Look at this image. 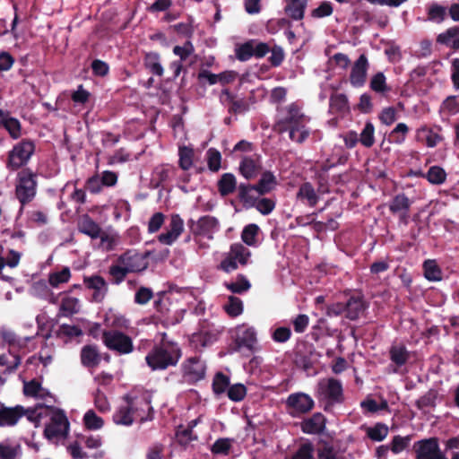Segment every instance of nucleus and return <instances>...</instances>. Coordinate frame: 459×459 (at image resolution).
I'll list each match as a JSON object with an SVG mask.
<instances>
[{"instance_id": "f257e3e1", "label": "nucleus", "mask_w": 459, "mask_h": 459, "mask_svg": "<svg viewBox=\"0 0 459 459\" xmlns=\"http://www.w3.org/2000/svg\"><path fill=\"white\" fill-rule=\"evenodd\" d=\"M181 357L179 344L169 340L167 333H163L160 342L155 343L145 356V362L152 371H161L176 367Z\"/></svg>"}, {"instance_id": "f03ea898", "label": "nucleus", "mask_w": 459, "mask_h": 459, "mask_svg": "<svg viewBox=\"0 0 459 459\" xmlns=\"http://www.w3.org/2000/svg\"><path fill=\"white\" fill-rule=\"evenodd\" d=\"M316 396L319 402H324V411L331 412L336 403L344 401L342 384L340 380L329 377L318 382Z\"/></svg>"}, {"instance_id": "7ed1b4c3", "label": "nucleus", "mask_w": 459, "mask_h": 459, "mask_svg": "<svg viewBox=\"0 0 459 459\" xmlns=\"http://www.w3.org/2000/svg\"><path fill=\"white\" fill-rule=\"evenodd\" d=\"M38 174L30 168L20 170L16 178L15 196L22 204L26 205L36 196Z\"/></svg>"}, {"instance_id": "20e7f679", "label": "nucleus", "mask_w": 459, "mask_h": 459, "mask_svg": "<svg viewBox=\"0 0 459 459\" xmlns=\"http://www.w3.org/2000/svg\"><path fill=\"white\" fill-rule=\"evenodd\" d=\"M35 143L24 138L16 144L8 152L6 160V168L11 171H16L27 165L31 156L35 152Z\"/></svg>"}, {"instance_id": "39448f33", "label": "nucleus", "mask_w": 459, "mask_h": 459, "mask_svg": "<svg viewBox=\"0 0 459 459\" xmlns=\"http://www.w3.org/2000/svg\"><path fill=\"white\" fill-rule=\"evenodd\" d=\"M251 256L250 250L241 243H234L218 265V269L230 273L240 266H246Z\"/></svg>"}, {"instance_id": "423d86ee", "label": "nucleus", "mask_w": 459, "mask_h": 459, "mask_svg": "<svg viewBox=\"0 0 459 459\" xmlns=\"http://www.w3.org/2000/svg\"><path fill=\"white\" fill-rule=\"evenodd\" d=\"M105 346L119 355L129 354L134 351L132 338L118 330H105L102 333Z\"/></svg>"}, {"instance_id": "0eeeda50", "label": "nucleus", "mask_w": 459, "mask_h": 459, "mask_svg": "<svg viewBox=\"0 0 459 459\" xmlns=\"http://www.w3.org/2000/svg\"><path fill=\"white\" fill-rule=\"evenodd\" d=\"M46 408L52 411V415L49 423L45 427L44 436L49 440L66 437L69 430V421L65 411L53 406H47Z\"/></svg>"}, {"instance_id": "6e6552de", "label": "nucleus", "mask_w": 459, "mask_h": 459, "mask_svg": "<svg viewBox=\"0 0 459 459\" xmlns=\"http://www.w3.org/2000/svg\"><path fill=\"white\" fill-rule=\"evenodd\" d=\"M125 399L127 402V405L119 407L117 411L113 414V421L117 425H132L134 422L133 413L137 410L138 404L148 407L150 411L152 410V408L150 406L151 400L147 396L142 397L139 402L137 398H133L129 395H126Z\"/></svg>"}, {"instance_id": "1a4fd4ad", "label": "nucleus", "mask_w": 459, "mask_h": 459, "mask_svg": "<svg viewBox=\"0 0 459 459\" xmlns=\"http://www.w3.org/2000/svg\"><path fill=\"white\" fill-rule=\"evenodd\" d=\"M149 252L141 253L135 249H128L119 255L117 262H119L129 273H139L149 266Z\"/></svg>"}, {"instance_id": "9d476101", "label": "nucleus", "mask_w": 459, "mask_h": 459, "mask_svg": "<svg viewBox=\"0 0 459 459\" xmlns=\"http://www.w3.org/2000/svg\"><path fill=\"white\" fill-rule=\"evenodd\" d=\"M285 405L290 416L299 417L310 412L315 407V402L307 394L298 392L287 397Z\"/></svg>"}, {"instance_id": "9b49d317", "label": "nucleus", "mask_w": 459, "mask_h": 459, "mask_svg": "<svg viewBox=\"0 0 459 459\" xmlns=\"http://www.w3.org/2000/svg\"><path fill=\"white\" fill-rule=\"evenodd\" d=\"M181 372L187 383L195 384L205 377V362L200 356L189 357L182 362Z\"/></svg>"}, {"instance_id": "f8f14e48", "label": "nucleus", "mask_w": 459, "mask_h": 459, "mask_svg": "<svg viewBox=\"0 0 459 459\" xmlns=\"http://www.w3.org/2000/svg\"><path fill=\"white\" fill-rule=\"evenodd\" d=\"M413 450L416 459H448L441 451L437 437L424 438L415 442Z\"/></svg>"}, {"instance_id": "ddd939ff", "label": "nucleus", "mask_w": 459, "mask_h": 459, "mask_svg": "<svg viewBox=\"0 0 459 459\" xmlns=\"http://www.w3.org/2000/svg\"><path fill=\"white\" fill-rule=\"evenodd\" d=\"M187 225L195 236H206L219 230L220 227L218 219L211 215L202 216L196 221L190 219Z\"/></svg>"}, {"instance_id": "4468645a", "label": "nucleus", "mask_w": 459, "mask_h": 459, "mask_svg": "<svg viewBox=\"0 0 459 459\" xmlns=\"http://www.w3.org/2000/svg\"><path fill=\"white\" fill-rule=\"evenodd\" d=\"M369 64L365 54H361L351 66L350 82L354 88L363 87L367 82Z\"/></svg>"}, {"instance_id": "2eb2a0df", "label": "nucleus", "mask_w": 459, "mask_h": 459, "mask_svg": "<svg viewBox=\"0 0 459 459\" xmlns=\"http://www.w3.org/2000/svg\"><path fill=\"white\" fill-rule=\"evenodd\" d=\"M327 419L321 412H315L300 422V429L308 435H322L326 429Z\"/></svg>"}, {"instance_id": "dca6fc26", "label": "nucleus", "mask_w": 459, "mask_h": 459, "mask_svg": "<svg viewBox=\"0 0 459 459\" xmlns=\"http://www.w3.org/2000/svg\"><path fill=\"white\" fill-rule=\"evenodd\" d=\"M83 282L87 289L93 290V301L100 303L104 300L108 293V287L106 280L102 276L99 274H94L89 277L85 276L83 278Z\"/></svg>"}, {"instance_id": "f3484780", "label": "nucleus", "mask_w": 459, "mask_h": 459, "mask_svg": "<svg viewBox=\"0 0 459 459\" xmlns=\"http://www.w3.org/2000/svg\"><path fill=\"white\" fill-rule=\"evenodd\" d=\"M306 119V116L301 112L299 106L296 103H291L287 108V115L280 119L275 126L280 134H283L290 129V126L296 125Z\"/></svg>"}, {"instance_id": "a211bd4d", "label": "nucleus", "mask_w": 459, "mask_h": 459, "mask_svg": "<svg viewBox=\"0 0 459 459\" xmlns=\"http://www.w3.org/2000/svg\"><path fill=\"white\" fill-rule=\"evenodd\" d=\"M239 173L247 180L256 178L262 170L260 155L245 156L239 163Z\"/></svg>"}, {"instance_id": "6ab92c4d", "label": "nucleus", "mask_w": 459, "mask_h": 459, "mask_svg": "<svg viewBox=\"0 0 459 459\" xmlns=\"http://www.w3.org/2000/svg\"><path fill=\"white\" fill-rule=\"evenodd\" d=\"M23 406L7 407L0 403V427H13L24 417Z\"/></svg>"}, {"instance_id": "aec40b11", "label": "nucleus", "mask_w": 459, "mask_h": 459, "mask_svg": "<svg viewBox=\"0 0 459 459\" xmlns=\"http://www.w3.org/2000/svg\"><path fill=\"white\" fill-rule=\"evenodd\" d=\"M255 342L256 333L253 327H247L242 325L237 328L235 351H240L242 348L252 351Z\"/></svg>"}, {"instance_id": "412c9836", "label": "nucleus", "mask_w": 459, "mask_h": 459, "mask_svg": "<svg viewBox=\"0 0 459 459\" xmlns=\"http://www.w3.org/2000/svg\"><path fill=\"white\" fill-rule=\"evenodd\" d=\"M220 100L223 104H229L228 111L230 114H240L249 109L248 102L245 99L237 100L229 89L221 91Z\"/></svg>"}, {"instance_id": "4be33fe9", "label": "nucleus", "mask_w": 459, "mask_h": 459, "mask_svg": "<svg viewBox=\"0 0 459 459\" xmlns=\"http://www.w3.org/2000/svg\"><path fill=\"white\" fill-rule=\"evenodd\" d=\"M81 363L83 367L88 368H97L100 361L101 356L96 345H84L80 353Z\"/></svg>"}, {"instance_id": "5701e85b", "label": "nucleus", "mask_w": 459, "mask_h": 459, "mask_svg": "<svg viewBox=\"0 0 459 459\" xmlns=\"http://www.w3.org/2000/svg\"><path fill=\"white\" fill-rule=\"evenodd\" d=\"M277 178L270 170H265L261 174V178L258 182L254 186L255 191L259 195H265L273 192L278 186Z\"/></svg>"}, {"instance_id": "b1692460", "label": "nucleus", "mask_w": 459, "mask_h": 459, "mask_svg": "<svg viewBox=\"0 0 459 459\" xmlns=\"http://www.w3.org/2000/svg\"><path fill=\"white\" fill-rule=\"evenodd\" d=\"M77 228L81 233L89 236L92 239L99 238L102 231L101 227L89 214H83L80 217Z\"/></svg>"}, {"instance_id": "393cba45", "label": "nucleus", "mask_w": 459, "mask_h": 459, "mask_svg": "<svg viewBox=\"0 0 459 459\" xmlns=\"http://www.w3.org/2000/svg\"><path fill=\"white\" fill-rule=\"evenodd\" d=\"M389 359L394 364V373L398 372V368L404 366L410 359V351L403 344L392 345L389 349Z\"/></svg>"}, {"instance_id": "a878e982", "label": "nucleus", "mask_w": 459, "mask_h": 459, "mask_svg": "<svg viewBox=\"0 0 459 459\" xmlns=\"http://www.w3.org/2000/svg\"><path fill=\"white\" fill-rule=\"evenodd\" d=\"M437 42L456 51L459 49V26H452L437 37Z\"/></svg>"}, {"instance_id": "bb28decb", "label": "nucleus", "mask_w": 459, "mask_h": 459, "mask_svg": "<svg viewBox=\"0 0 459 459\" xmlns=\"http://www.w3.org/2000/svg\"><path fill=\"white\" fill-rule=\"evenodd\" d=\"M296 197L310 207H315L319 201V196L310 182H304L299 186Z\"/></svg>"}, {"instance_id": "cd10ccee", "label": "nucleus", "mask_w": 459, "mask_h": 459, "mask_svg": "<svg viewBox=\"0 0 459 459\" xmlns=\"http://www.w3.org/2000/svg\"><path fill=\"white\" fill-rule=\"evenodd\" d=\"M330 112L337 115H345L350 112L348 97L344 93H333L329 99Z\"/></svg>"}, {"instance_id": "c85d7f7f", "label": "nucleus", "mask_w": 459, "mask_h": 459, "mask_svg": "<svg viewBox=\"0 0 459 459\" xmlns=\"http://www.w3.org/2000/svg\"><path fill=\"white\" fill-rule=\"evenodd\" d=\"M345 317L354 321L359 317L360 314L366 309L367 306L361 297L351 296L345 302Z\"/></svg>"}, {"instance_id": "c756f323", "label": "nucleus", "mask_w": 459, "mask_h": 459, "mask_svg": "<svg viewBox=\"0 0 459 459\" xmlns=\"http://www.w3.org/2000/svg\"><path fill=\"white\" fill-rule=\"evenodd\" d=\"M413 201L404 193L395 195L389 202L388 208L392 214L409 212Z\"/></svg>"}, {"instance_id": "7c9ffc66", "label": "nucleus", "mask_w": 459, "mask_h": 459, "mask_svg": "<svg viewBox=\"0 0 459 459\" xmlns=\"http://www.w3.org/2000/svg\"><path fill=\"white\" fill-rule=\"evenodd\" d=\"M309 119L307 118L296 125L290 126L289 137L292 142L299 144L303 143L310 135V130L307 127V122Z\"/></svg>"}, {"instance_id": "2f4dec72", "label": "nucleus", "mask_w": 459, "mask_h": 459, "mask_svg": "<svg viewBox=\"0 0 459 459\" xmlns=\"http://www.w3.org/2000/svg\"><path fill=\"white\" fill-rule=\"evenodd\" d=\"M253 191L255 187L251 184L241 183L238 186V198L246 209L253 208L258 198L252 194Z\"/></svg>"}, {"instance_id": "473e14b6", "label": "nucleus", "mask_w": 459, "mask_h": 459, "mask_svg": "<svg viewBox=\"0 0 459 459\" xmlns=\"http://www.w3.org/2000/svg\"><path fill=\"white\" fill-rule=\"evenodd\" d=\"M369 89L382 97H385L391 91V87L388 86L386 77L382 72H378L371 77Z\"/></svg>"}, {"instance_id": "72a5a7b5", "label": "nucleus", "mask_w": 459, "mask_h": 459, "mask_svg": "<svg viewBox=\"0 0 459 459\" xmlns=\"http://www.w3.org/2000/svg\"><path fill=\"white\" fill-rule=\"evenodd\" d=\"M218 191L221 196H228L237 188V180L233 174L224 173L217 183Z\"/></svg>"}, {"instance_id": "f704fd0d", "label": "nucleus", "mask_w": 459, "mask_h": 459, "mask_svg": "<svg viewBox=\"0 0 459 459\" xmlns=\"http://www.w3.org/2000/svg\"><path fill=\"white\" fill-rule=\"evenodd\" d=\"M415 175L426 178L432 185H441L446 179L445 169L439 166H432L429 169L427 173L419 171Z\"/></svg>"}, {"instance_id": "c9c22d12", "label": "nucleus", "mask_w": 459, "mask_h": 459, "mask_svg": "<svg viewBox=\"0 0 459 459\" xmlns=\"http://www.w3.org/2000/svg\"><path fill=\"white\" fill-rule=\"evenodd\" d=\"M307 0L289 2L284 7V13L292 20L300 21L304 18Z\"/></svg>"}, {"instance_id": "e433bc0d", "label": "nucleus", "mask_w": 459, "mask_h": 459, "mask_svg": "<svg viewBox=\"0 0 459 459\" xmlns=\"http://www.w3.org/2000/svg\"><path fill=\"white\" fill-rule=\"evenodd\" d=\"M160 56L157 52H148L144 55L143 65L152 74L162 76L164 70L160 62Z\"/></svg>"}, {"instance_id": "4c0bfd02", "label": "nucleus", "mask_w": 459, "mask_h": 459, "mask_svg": "<svg viewBox=\"0 0 459 459\" xmlns=\"http://www.w3.org/2000/svg\"><path fill=\"white\" fill-rule=\"evenodd\" d=\"M108 273L109 276V282L113 285L121 284L129 274L126 269L117 261L108 267Z\"/></svg>"}, {"instance_id": "58836bf2", "label": "nucleus", "mask_w": 459, "mask_h": 459, "mask_svg": "<svg viewBox=\"0 0 459 459\" xmlns=\"http://www.w3.org/2000/svg\"><path fill=\"white\" fill-rule=\"evenodd\" d=\"M230 385V377L222 372H217L212 379V389L216 396L223 394Z\"/></svg>"}, {"instance_id": "ea45409f", "label": "nucleus", "mask_w": 459, "mask_h": 459, "mask_svg": "<svg viewBox=\"0 0 459 459\" xmlns=\"http://www.w3.org/2000/svg\"><path fill=\"white\" fill-rule=\"evenodd\" d=\"M80 310L79 299L74 297H64L62 299L59 311L64 316H71Z\"/></svg>"}, {"instance_id": "a19ab883", "label": "nucleus", "mask_w": 459, "mask_h": 459, "mask_svg": "<svg viewBox=\"0 0 459 459\" xmlns=\"http://www.w3.org/2000/svg\"><path fill=\"white\" fill-rule=\"evenodd\" d=\"M225 287L232 293L242 294L251 288V283L243 274H238L236 281L225 282Z\"/></svg>"}, {"instance_id": "79ce46f5", "label": "nucleus", "mask_w": 459, "mask_h": 459, "mask_svg": "<svg viewBox=\"0 0 459 459\" xmlns=\"http://www.w3.org/2000/svg\"><path fill=\"white\" fill-rule=\"evenodd\" d=\"M409 133V127L404 123H399L388 134L387 140L391 143L402 144Z\"/></svg>"}, {"instance_id": "37998d69", "label": "nucleus", "mask_w": 459, "mask_h": 459, "mask_svg": "<svg viewBox=\"0 0 459 459\" xmlns=\"http://www.w3.org/2000/svg\"><path fill=\"white\" fill-rule=\"evenodd\" d=\"M424 276L430 281H437L442 279V271L434 260H427L423 264Z\"/></svg>"}, {"instance_id": "c03bdc74", "label": "nucleus", "mask_w": 459, "mask_h": 459, "mask_svg": "<svg viewBox=\"0 0 459 459\" xmlns=\"http://www.w3.org/2000/svg\"><path fill=\"white\" fill-rule=\"evenodd\" d=\"M388 435V427L381 422L367 429V436L373 441H383Z\"/></svg>"}, {"instance_id": "a18cd8bd", "label": "nucleus", "mask_w": 459, "mask_h": 459, "mask_svg": "<svg viewBox=\"0 0 459 459\" xmlns=\"http://www.w3.org/2000/svg\"><path fill=\"white\" fill-rule=\"evenodd\" d=\"M224 310L230 316L236 317L243 312V302L236 296H230L224 305Z\"/></svg>"}, {"instance_id": "49530a36", "label": "nucleus", "mask_w": 459, "mask_h": 459, "mask_svg": "<svg viewBox=\"0 0 459 459\" xmlns=\"http://www.w3.org/2000/svg\"><path fill=\"white\" fill-rule=\"evenodd\" d=\"M170 292L161 291L157 294V299L154 301V308L162 316L169 314L171 305Z\"/></svg>"}, {"instance_id": "de8ad7c7", "label": "nucleus", "mask_w": 459, "mask_h": 459, "mask_svg": "<svg viewBox=\"0 0 459 459\" xmlns=\"http://www.w3.org/2000/svg\"><path fill=\"white\" fill-rule=\"evenodd\" d=\"M83 423L86 429L97 430L103 427L104 420L93 410H89L83 416Z\"/></svg>"}, {"instance_id": "09e8293b", "label": "nucleus", "mask_w": 459, "mask_h": 459, "mask_svg": "<svg viewBox=\"0 0 459 459\" xmlns=\"http://www.w3.org/2000/svg\"><path fill=\"white\" fill-rule=\"evenodd\" d=\"M259 227L256 224L251 223L247 225L241 233L242 241L250 247L256 244V237L258 235Z\"/></svg>"}, {"instance_id": "8fccbe9b", "label": "nucleus", "mask_w": 459, "mask_h": 459, "mask_svg": "<svg viewBox=\"0 0 459 459\" xmlns=\"http://www.w3.org/2000/svg\"><path fill=\"white\" fill-rule=\"evenodd\" d=\"M2 251L3 247H0V274L2 273V271L5 265H8L11 268H14L19 264L21 259V253L18 251L10 249L8 252L7 259L2 255Z\"/></svg>"}, {"instance_id": "3c124183", "label": "nucleus", "mask_w": 459, "mask_h": 459, "mask_svg": "<svg viewBox=\"0 0 459 459\" xmlns=\"http://www.w3.org/2000/svg\"><path fill=\"white\" fill-rule=\"evenodd\" d=\"M30 291L33 296L39 299H47L53 296V292L50 290L47 281L44 280L33 282Z\"/></svg>"}, {"instance_id": "603ef678", "label": "nucleus", "mask_w": 459, "mask_h": 459, "mask_svg": "<svg viewBox=\"0 0 459 459\" xmlns=\"http://www.w3.org/2000/svg\"><path fill=\"white\" fill-rule=\"evenodd\" d=\"M374 134L375 126L371 122L368 121L365 124V126L359 134L360 143L367 148H370L371 146H373L375 143Z\"/></svg>"}, {"instance_id": "864d4df0", "label": "nucleus", "mask_w": 459, "mask_h": 459, "mask_svg": "<svg viewBox=\"0 0 459 459\" xmlns=\"http://www.w3.org/2000/svg\"><path fill=\"white\" fill-rule=\"evenodd\" d=\"M247 392V387L243 384L237 383L230 385L227 396L230 401L238 403L245 399Z\"/></svg>"}, {"instance_id": "5fc2aeb1", "label": "nucleus", "mask_w": 459, "mask_h": 459, "mask_svg": "<svg viewBox=\"0 0 459 459\" xmlns=\"http://www.w3.org/2000/svg\"><path fill=\"white\" fill-rule=\"evenodd\" d=\"M70 277V269L68 267H65L60 272L50 273L48 276V283L53 288H57L61 283L67 282Z\"/></svg>"}, {"instance_id": "6e6d98bb", "label": "nucleus", "mask_w": 459, "mask_h": 459, "mask_svg": "<svg viewBox=\"0 0 459 459\" xmlns=\"http://www.w3.org/2000/svg\"><path fill=\"white\" fill-rule=\"evenodd\" d=\"M446 8L437 3H433L428 9L429 20L440 23L446 19Z\"/></svg>"}, {"instance_id": "4d7b16f0", "label": "nucleus", "mask_w": 459, "mask_h": 459, "mask_svg": "<svg viewBox=\"0 0 459 459\" xmlns=\"http://www.w3.org/2000/svg\"><path fill=\"white\" fill-rule=\"evenodd\" d=\"M276 206V201L272 198H257L254 207L263 215L270 214Z\"/></svg>"}, {"instance_id": "13d9d810", "label": "nucleus", "mask_w": 459, "mask_h": 459, "mask_svg": "<svg viewBox=\"0 0 459 459\" xmlns=\"http://www.w3.org/2000/svg\"><path fill=\"white\" fill-rule=\"evenodd\" d=\"M206 156L209 169L212 172H217L221 169V152L214 148H210L206 152Z\"/></svg>"}, {"instance_id": "bf43d9fd", "label": "nucleus", "mask_w": 459, "mask_h": 459, "mask_svg": "<svg viewBox=\"0 0 459 459\" xmlns=\"http://www.w3.org/2000/svg\"><path fill=\"white\" fill-rule=\"evenodd\" d=\"M195 52V47L191 40H186L182 46H175L173 54L179 57L178 61H186Z\"/></svg>"}, {"instance_id": "052dcab7", "label": "nucleus", "mask_w": 459, "mask_h": 459, "mask_svg": "<svg viewBox=\"0 0 459 459\" xmlns=\"http://www.w3.org/2000/svg\"><path fill=\"white\" fill-rule=\"evenodd\" d=\"M437 394L435 390H429L427 394L420 397L415 405L419 410L425 408L435 407Z\"/></svg>"}, {"instance_id": "680f3d73", "label": "nucleus", "mask_w": 459, "mask_h": 459, "mask_svg": "<svg viewBox=\"0 0 459 459\" xmlns=\"http://www.w3.org/2000/svg\"><path fill=\"white\" fill-rule=\"evenodd\" d=\"M426 134V145L429 148L436 147L442 140L443 137L437 132H434L433 129L428 127H421L418 130V134Z\"/></svg>"}, {"instance_id": "e2e57ef3", "label": "nucleus", "mask_w": 459, "mask_h": 459, "mask_svg": "<svg viewBox=\"0 0 459 459\" xmlns=\"http://www.w3.org/2000/svg\"><path fill=\"white\" fill-rule=\"evenodd\" d=\"M314 446L311 442L307 441L302 443L291 459H315L314 458Z\"/></svg>"}, {"instance_id": "0e129e2a", "label": "nucleus", "mask_w": 459, "mask_h": 459, "mask_svg": "<svg viewBox=\"0 0 459 459\" xmlns=\"http://www.w3.org/2000/svg\"><path fill=\"white\" fill-rule=\"evenodd\" d=\"M13 139H18L22 135V125L15 117L7 118L3 126Z\"/></svg>"}, {"instance_id": "69168bd1", "label": "nucleus", "mask_w": 459, "mask_h": 459, "mask_svg": "<svg viewBox=\"0 0 459 459\" xmlns=\"http://www.w3.org/2000/svg\"><path fill=\"white\" fill-rule=\"evenodd\" d=\"M193 150L187 147L179 149V167L183 170H188L193 165Z\"/></svg>"}, {"instance_id": "338daca9", "label": "nucleus", "mask_w": 459, "mask_h": 459, "mask_svg": "<svg viewBox=\"0 0 459 459\" xmlns=\"http://www.w3.org/2000/svg\"><path fill=\"white\" fill-rule=\"evenodd\" d=\"M411 439V436L402 437V436H394L392 439L390 449L394 454H399L402 451L405 450L410 444Z\"/></svg>"}, {"instance_id": "774afa93", "label": "nucleus", "mask_w": 459, "mask_h": 459, "mask_svg": "<svg viewBox=\"0 0 459 459\" xmlns=\"http://www.w3.org/2000/svg\"><path fill=\"white\" fill-rule=\"evenodd\" d=\"M236 57L242 62L249 60L253 56V41H247L235 49Z\"/></svg>"}]
</instances>
